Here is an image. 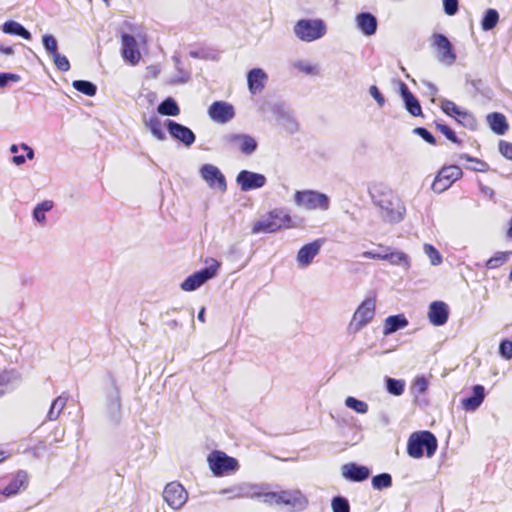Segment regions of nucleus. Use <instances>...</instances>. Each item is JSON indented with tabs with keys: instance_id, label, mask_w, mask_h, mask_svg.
I'll use <instances>...</instances> for the list:
<instances>
[{
	"instance_id": "9d476101",
	"label": "nucleus",
	"mask_w": 512,
	"mask_h": 512,
	"mask_svg": "<svg viewBox=\"0 0 512 512\" xmlns=\"http://www.w3.org/2000/svg\"><path fill=\"white\" fill-rule=\"evenodd\" d=\"M201 178L211 189H217L220 192L227 190V181L221 170L213 164H203L199 169Z\"/></svg>"
},
{
	"instance_id": "0e129e2a",
	"label": "nucleus",
	"mask_w": 512,
	"mask_h": 512,
	"mask_svg": "<svg viewBox=\"0 0 512 512\" xmlns=\"http://www.w3.org/2000/svg\"><path fill=\"white\" fill-rule=\"evenodd\" d=\"M36 207L46 214L53 209L54 203L52 200H44L38 203Z\"/></svg>"
},
{
	"instance_id": "3c124183",
	"label": "nucleus",
	"mask_w": 512,
	"mask_h": 512,
	"mask_svg": "<svg viewBox=\"0 0 512 512\" xmlns=\"http://www.w3.org/2000/svg\"><path fill=\"white\" fill-rule=\"evenodd\" d=\"M52 58L58 70L66 72L70 69V62L65 55H62L58 52L54 54Z\"/></svg>"
},
{
	"instance_id": "c03bdc74",
	"label": "nucleus",
	"mask_w": 512,
	"mask_h": 512,
	"mask_svg": "<svg viewBox=\"0 0 512 512\" xmlns=\"http://www.w3.org/2000/svg\"><path fill=\"white\" fill-rule=\"evenodd\" d=\"M345 404L347 407L360 414H365L368 411V405L366 402L358 400L352 396L346 398Z\"/></svg>"
},
{
	"instance_id": "f257e3e1",
	"label": "nucleus",
	"mask_w": 512,
	"mask_h": 512,
	"mask_svg": "<svg viewBox=\"0 0 512 512\" xmlns=\"http://www.w3.org/2000/svg\"><path fill=\"white\" fill-rule=\"evenodd\" d=\"M373 204L379 209L383 222L397 224L403 221L406 208L401 199L392 190L383 185H374L369 189Z\"/></svg>"
},
{
	"instance_id": "338daca9",
	"label": "nucleus",
	"mask_w": 512,
	"mask_h": 512,
	"mask_svg": "<svg viewBox=\"0 0 512 512\" xmlns=\"http://www.w3.org/2000/svg\"><path fill=\"white\" fill-rule=\"evenodd\" d=\"M0 53L5 55H13L14 49L12 46L0 45Z\"/></svg>"
},
{
	"instance_id": "37998d69",
	"label": "nucleus",
	"mask_w": 512,
	"mask_h": 512,
	"mask_svg": "<svg viewBox=\"0 0 512 512\" xmlns=\"http://www.w3.org/2000/svg\"><path fill=\"white\" fill-rule=\"evenodd\" d=\"M294 68H296L298 71L306 74V75H317L319 72V69L316 65L304 61V60H298L293 64Z\"/></svg>"
},
{
	"instance_id": "cd10ccee",
	"label": "nucleus",
	"mask_w": 512,
	"mask_h": 512,
	"mask_svg": "<svg viewBox=\"0 0 512 512\" xmlns=\"http://www.w3.org/2000/svg\"><path fill=\"white\" fill-rule=\"evenodd\" d=\"M449 307L443 301H433L429 305L428 320H448Z\"/></svg>"
},
{
	"instance_id": "f704fd0d",
	"label": "nucleus",
	"mask_w": 512,
	"mask_h": 512,
	"mask_svg": "<svg viewBox=\"0 0 512 512\" xmlns=\"http://www.w3.org/2000/svg\"><path fill=\"white\" fill-rule=\"evenodd\" d=\"M512 255V251H499L496 252L491 258H489L486 263L485 267L489 270L499 268L504 263H506L509 259V257Z\"/></svg>"
},
{
	"instance_id": "680f3d73",
	"label": "nucleus",
	"mask_w": 512,
	"mask_h": 512,
	"mask_svg": "<svg viewBox=\"0 0 512 512\" xmlns=\"http://www.w3.org/2000/svg\"><path fill=\"white\" fill-rule=\"evenodd\" d=\"M32 217L37 223L41 225H44L46 223V214L42 212L40 209H38L36 206L32 210Z\"/></svg>"
},
{
	"instance_id": "a878e982",
	"label": "nucleus",
	"mask_w": 512,
	"mask_h": 512,
	"mask_svg": "<svg viewBox=\"0 0 512 512\" xmlns=\"http://www.w3.org/2000/svg\"><path fill=\"white\" fill-rule=\"evenodd\" d=\"M386 260L391 265H396L402 267L405 271H408L411 267L410 257L399 250H391V248L386 247Z\"/></svg>"
},
{
	"instance_id": "49530a36",
	"label": "nucleus",
	"mask_w": 512,
	"mask_h": 512,
	"mask_svg": "<svg viewBox=\"0 0 512 512\" xmlns=\"http://www.w3.org/2000/svg\"><path fill=\"white\" fill-rule=\"evenodd\" d=\"M333 512H350V505L346 498L336 496L331 502Z\"/></svg>"
},
{
	"instance_id": "603ef678",
	"label": "nucleus",
	"mask_w": 512,
	"mask_h": 512,
	"mask_svg": "<svg viewBox=\"0 0 512 512\" xmlns=\"http://www.w3.org/2000/svg\"><path fill=\"white\" fill-rule=\"evenodd\" d=\"M413 133L421 137L428 144L436 145V138L427 128L416 127L413 129Z\"/></svg>"
},
{
	"instance_id": "58836bf2",
	"label": "nucleus",
	"mask_w": 512,
	"mask_h": 512,
	"mask_svg": "<svg viewBox=\"0 0 512 512\" xmlns=\"http://www.w3.org/2000/svg\"><path fill=\"white\" fill-rule=\"evenodd\" d=\"M372 486L374 489L382 490L392 486V477L388 473H382L372 478Z\"/></svg>"
},
{
	"instance_id": "9b49d317",
	"label": "nucleus",
	"mask_w": 512,
	"mask_h": 512,
	"mask_svg": "<svg viewBox=\"0 0 512 512\" xmlns=\"http://www.w3.org/2000/svg\"><path fill=\"white\" fill-rule=\"evenodd\" d=\"M235 181L242 192H249L264 187L267 178L264 174L243 169L237 174Z\"/></svg>"
},
{
	"instance_id": "5701e85b",
	"label": "nucleus",
	"mask_w": 512,
	"mask_h": 512,
	"mask_svg": "<svg viewBox=\"0 0 512 512\" xmlns=\"http://www.w3.org/2000/svg\"><path fill=\"white\" fill-rule=\"evenodd\" d=\"M1 31L4 34L19 36L25 40H31L32 34L21 23L15 20H7L1 25Z\"/></svg>"
},
{
	"instance_id": "412c9836",
	"label": "nucleus",
	"mask_w": 512,
	"mask_h": 512,
	"mask_svg": "<svg viewBox=\"0 0 512 512\" xmlns=\"http://www.w3.org/2000/svg\"><path fill=\"white\" fill-rule=\"evenodd\" d=\"M357 29L365 36H373L377 32L378 20L371 12H360L355 17Z\"/></svg>"
},
{
	"instance_id": "393cba45",
	"label": "nucleus",
	"mask_w": 512,
	"mask_h": 512,
	"mask_svg": "<svg viewBox=\"0 0 512 512\" xmlns=\"http://www.w3.org/2000/svg\"><path fill=\"white\" fill-rule=\"evenodd\" d=\"M490 129L497 135H504L509 128L506 117L499 112H492L486 117Z\"/></svg>"
},
{
	"instance_id": "bf43d9fd",
	"label": "nucleus",
	"mask_w": 512,
	"mask_h": 512,
	"mask_svg": "<svg viewBox=\"0 0 512 512\" xmlns=\"http://www.w3.org/2000/svg\"><path fill=\"white\" fill-rule=\"evenodd\" d=\"M369 94L377 102L379 107H383L385 105V97L376 85L370 86Z\"/></svg>"
},
{
	"instance_id": "0eeeda50",
	"label": "nucleus",
	"mask_w": 512,
	"mask_h": 512,
	"mask_svg": "<svg viewBox=\"0 0 512 512\" xmlns=\"http://www.w3.org/2000/svg\"><path fill=\"white\" fill-rule=\"evenodd\" d=\"M221 141L227 149L245 156L253 155L258 149L256 138L247 133H227L222 136Z\"/></svg>"
},
{
	"instance_id": "e433bc0d",
	"label": "nucleus",
	"mask_w": 512,
	"mask_h": 512,
	"mask_svg": "<svg viewBox=\"0 0 512 512\" xmlns=\"http://www.w3.org/2000/svg\"><path fill=\"white\" fill-rule=\"evenodd\" d=\"M20 147L23 151H25L26 155H13L11 161L16 166H22L26 160H33L35 157V152L32 147H30L26 143H21Z\"/></svg>"
},
{
	"instance_id": "473e14b6",
	"label": "nucleus",
	"mask_w": 512,
	"mask_h": 512,
	"mask_svg": "<svg viewBox=\"0 0 512 512\" xmlns=\"http://www.w3.org/2000/svg\"><path fill=\"white\" fill-rule=\"evenodd\" d=\"M68 397L67 396H58L51 404V407L48 411L47 418L49 421H55L59 418L61 412L66 406Z\"/></svg>"
},
{
	"instance_id": "a211bd4d",
	"label": "nucleus",
	"mask_w": 512,
	"mask_h": 512,
	"mask_svg": "<svg viewBox=\"0 0 512 512\" xmlns=\"http://www.w3.org/2000/svg\"><path fill=\"white\" fill-rule=\"evenodd\" d=\"M121 42V53L123 59L131 65L137 64L141 58V54L138 49L136 38L132 34L123 33L121 36Z\"/></svg>"
},
{
	"instance_id": "a19ab883",
	"label": "nucleus",
	"mask_w": 512,
	"mask_h": 512,
	"mask_svg": "<svg viewBox=\"0 0 512 512\" xmlns=\"http://www.w3.org/2000/svg\"><path fill=\"white\" fill-rule=\"evenodd\" d=\"M386 384L388 392L395 396L402 395L405 390V382L403 380L388 378Z\"/></svg>"
},
{
	"instance_id": "8fccbe9b",
	"label": "nucleus",
	"mask_w": 512,
	"mask_h": 512,
	"mask_svg": "<svg viewBox=\"0 0 512 512\" xmlns=\"http://www.w3.org/2000/svg\"><path fill=\"white\" fill-rule=\"evenodd\" d=\"M460 159L466 160L468 162H475L477 166L473 168L474 171L486 172L489 170V165L485 161L472 157L468 154H461Z\"/></svg>"
},
{
	"instance_id": "09e8293b",
	"label": "nucleus",
	"mask_w": 512,
	"mask_h": 512,
	"mask_svg": "<svg viewBox=\"0 0 512 512\" xmlns=\"http://www.w3.org/2000/svg\"><path fill=\"white\" fill-rule=\"evenodd\" d=\"M441 109L442 111L450 116V117H455L458 112L461 110V108L459 106H457L453 101L451 100H448V99H444L442 100L441 102Z\"/></svg>"
},
{
	"instance_id": "6e6d98bb",
	"label": "nucleus",
	"mask_w": 512,
	"mask_h": 512,
	"mask_svg": "<svg viewBox=\"0 0 512 512\" xmlns=\"http://www.w3.org/2000/svg\"><path fill=\"white\" fill-rule=\"evenodd\" d=\"M20 76L10 72H0V87L7 86L10 82L20 81Z\"/></svg>"
},
{
	"instance_id": "13d9d810",
	"label": "nucleus",
	"mask_w": 512,
	"mask_h": 512,
	"mask_svg": "<svg viewBox=\"0 0 512 512\" xmlns=\"http://www.w3.org/2000/svg\"><path fill=\"white\" fill-rule=\"evenodd\" d=\"M500 154L508 160L512 161V143L500 140L498 144Z\"/></svg>"
},
{
	"instance_id": "dca6fc26",
	"label": "nucleus",
	"mask_w": 512,
	"mask_h": 512,
	"mask_svg": "<svg viewBox=\"0 0 512 512\" xmlns=\"http://www.w3.org/2000/svg\"><path fill=\"white\" fill-rule=\"evenodd\" d=\"M208 115L214 122L225 124L235 117V109L228 102L214 101L208 108Z\"/></svg>"
},
{
	"instance_id": "de8ad7c7",
	"label": "nucleus",
	"mask_w": 512,
	"mask_h": 512,
	"mask_svg": "<svg viewBox=\"0 0 512 512\" xmlns=\"http://www.w3.org/2000/svg\"><path fill=\"white\" fill-rule=\"evenodd\" d=\"M167 316L169 317H178V318H183V319H191V320H194V310L189 308V307H185V308H181V309H172L170 311H167Z\"/></svg>"
},
{
	"instance_id": "2f4dec72",
	"label": "nucleus",
	"mask_w": 512,
	"mask_h": 512,
	"mask_svg": "<svg viewBox=\"0 0 512 512\" xmlns=\"http://www.w3.org/2000/svg\"><path fill=\"white\" fill-rule=\"evenodd\" d=\"M499 22V13L496 9L489 8L484 12L481 20V28L483 31H490L496 27Z\"/></svg>"
},
{
	"instance_id": "864d4df0",
	"label": "nucleus",
	"mask_w": 512,
	"mask_h": 512,
	"mask_svg": "<svg viewBox=\"0 0 512 512\" xmlns=\"http://www.w3.org/2000/svg\"><path fill=\"white\" fill-rule=\"evenodd\" d=\"M21 485L22 481L15 478L3 488L1 493L7 497L16 495L20 491Z\"/></svg>"
},
{
	"instance_id": "f03ea898",
	"label": "nucleus",
	"mask_w": 512,
	"mask_h": 512,
	"mask_svg": "<svg viewBox=\"0 0 512 512\" xmlns=\"http://www.w3.org/2000/svg\"><path fill=\"white\" fill-rule=\"evenodd\" d=\"M437 448V438L430 431H416L408 438L407 453L412 458L419 459L424 455L431 458L436 453Z\"/></svg>"
},
{
	"instance_id": "1a4fd4ad",
	"label": "nucleus",
	"mask_w": 512,
	"mask_h": 512,
	"mask_svg": "<svg viewBox=\"0 0 512 512\" xmlns=\"http://www.w3.org/2000/svg\"><path fill=\"white\" fill-rule=\"evenodd\" d=\"M463 175L461 168L457 165H449L442 167L433 183L432 190L437 193H442L447 190L451 185L460 179Z\"/></svg>"
},
{
	"instance_id": "7c9ffc66",
	"label": "nucleus",
	"mask_w": 512,
	"mask_h": 512,
	"mask_svg": "<svg viewBox=\"0 0 512 512\" xmlns=\"http://www.w3.org/2000/svg\"><path fill=\"white\" fill-rule=\"evenodd\" d=\"M17 374L14 370H3L0 372V397L12 389Z\"/></svg>"
},
{
	"instance_id": "7ed1b4c3",
	"label": "nucleus",
	"mask_w": 512,
	"mask_h": 512,
	"mask_svg": "<svg viewBox=\"0 0 512 512\" xmlns=\"http://www.w3.org/2000/svg\"><path fill=\"white\" fill-rule=\"evenodd\" d=\"M292 227V218L285 208H275L262 216L252 226V233H274Z\"/></svg>"
},
{
	"instance_id": "423d86ee",
	"label": "nucleus",
	"mask_w": 512,
	"mask_h": 512,
	"mask_svg": "<svg viewBox=\"0 0 512 512\" xmlns=\"http://www.w3.org/2000/svg\"><path fill=\"white\" fill-rule=\"evenodd\" d=\"M327 31L325 22L322 19H300L294 27L295 36L303 42H312L322 38Z\"/></svg>"
},
{
	"instance_id": "ddd939ff",
	"label": "nucleus",
	"mask_w": 512,
	"mask_h": 512,
	"mask_svg": "<svg viewBox=\"0 0 512 512\" xmlns=\"http://www.w3.org/2000/svg\"><path fill=\"white\" fill-rule=\"evenodd\" d=\"M265 501L270 504L286 505L291 507L302 506L305 502L304 496L298 490L296 491H277L265 494Z\"/></svg>"
},
{
	"instance_id": "774afa93",
	"label": "nucleus",
	"mask_w": 512,
	"mask_h": 512,
	"mask_svg": "<svg viewBox=\"0 0 512 512\" xmlns=\"http://www.w3.org/2000/svg\"><path fill=\"white\" fill-rule=\"evenodd\" d=\"M298 129V124L297 122L294 120V119H289L288 120V130L293 133L295 131H297Z\"/></svg>"
},
{
	"instance_id": "4d7b16f0",
	"label": "nucleus",
	"mask_w": 512,
	"mask_h": 512,
	"mask_svg": "<svg viewBox=\"0 0 512 512\" xmlns=\"http://www.w3.org/2000/svg\"><path fill=\"white\" fill-rule=\"evenodd\" d=\"M443 9L445 14L449 16L455 15L459 9L458 0H443Z\"/></svg>"
},
{
	"instance_id": "2eb2a0df",
	"label": "nucleus",
	"mask_w": 512,
	"mask_h": 512,
	"mask_svg": "<svg viewBox=\"0 0 512 512\" xmlns=\"http://www.w3.org/2000/svg\"><path fill=\"white\" fill-rule=\"evenodd\" d=\"M433 45L436 48L437 59L446 65H452L456 60V54L452 43L441 33L433 35Z\"/></svg>"
},
{
	"instance_id": "bb28decb",
	"label": "nucleus",
	"mask_w": 512,
	"mask_h": 512,
	"mask_svg": "<svg viewBox=\"0 0 512 512\" xmlns=\"http://www.w3.org/2000/svg\"><path fill=\"white\" fill-rule=\"evenodd\" d=\"M375 299H365L355 311L352 320H373L375 315Z\"/></svg>"
},
{
	"instance_id": "052dcab7",
	"label": "nucleus",
	"mask_w": 512,
	"mask_h": 512,
	"mask_svg": "<svg viewBox=\"0 0 512 512\" xmlns=\"http://www.w3.org/2000/svg\"><path fill=\"white\" fill-rule=\"evenodd\" d=\"M408 322H386L383 333L384 335H389L391 333L396 332L399 329L404 328Z\"/></svg>"
},
{
	"instance_id": "e2e57ef3",
	"label": "nucleus",
	"mask_w": 512,
	"mask_h": 512,
	"mask_svg": "<svg viewBox=\"0 0 512 512\" xmlns=\"http://www.w3.org/2000/svg\"><path fill=\"white\" fill-rule=\"evenodd\" d=\"M362 257L366 259L386 260V252L377 253L374 251H365L362 253Z\"/></svg>"
},
{
	"instance_id": "4c0bfd02",
	"label": "nucleus",
	"mask_w": 512,
	"mask_h": 512,
	"mask_svg": "<svg viewBox=\"0 0 512 512\" xmlns=\"http://www.w3.org/2000/svg\"><path fill=\"white\" fill-rule=\"evenodd\" d=\"M435 126L449 141L454 144L461 145L462 141L458 138L455 131L443 122L436 121Z\"/></svg>"
},
{
	"instance_id": "4468645a",
	"label": "nucleus",
	"mask_w": 512,
	"mask_h": 512,
	"mask_svg": "<svg viewBox=\"0 0 512 512\" xmlns=\"http://www.w3.org/2000/svg\"><path fill=\"white\" fill-rule=\"evenodd\" d=\"M165 502L173 509H180L187 501L188 494L179 482L168 483L163 490Z\"/></svg>"
},
{
	"instance_id": "5fc2aeb1",
	"label": "nucleus",
	"mask_w": 512,
	"mask_h": 512,
	"mask_svg": "<svg viewBox=\"0 0 512 512\" xmlns=\"http://www.w3.org/2000/svg\"><path fill=\"white\" fill-rule=\"evenodd\" d=\"M499 353L503 358L507 360L512 359V340H502L499 345Z\"/></svg>"
},
{
	"instance_id": "c756f323",
	"label": "nucleus",
	"mask_w": 512,
	"mask_h": 512,
	"mask_svg": "<svg viewBox=\"0 0 512 512\" xmlns=\"http://www.w3.org/2000/svg\"><path fill=\"white\" fill-rule=\"evenodd\" d=\"M145 127L151 132V134L159 141L166 139L165 132L162 129V123L156 116H151L148 119H144Z\"/></svg>"
},
{
	"instance_id": "6ab92c4d",
	"label": "nucleus",
	"mask_w": 512,
	"mask_h": 512,
	"mask_svg": "<svg viewBox=\"0 0 512 512\" xmlns=\"http://www.w3.org/2000/svg\"><path fill=\"white\" fill-rule=\"evenodd\" d=\"M323 240L317 239L303 245L296 256L297 263L300 267H308L313 259L319 254Z\"/></svg>"
},
{
	"instance_id": "72a5a7b5",
	"label": "nucleus",
	"mask_w": 512,
	"mask_h": 512,
	"mask_svg": "<svg viewBox=\"0 0 512 512\" xmlns=\"http://www.w3.org/2000/svg\"><path fill=\"white\" fill-rule=\"evenodd\" d=\"M72 87L76 91H78L86 96H89V97H93L97 93L96 84H94L93 82L88 81V80H74L72 82Z\"/></svg>"
},
{
	"instance_id": "79ce46f5",
	"label": "nucleus",
	"mask_w": 512,
	"mask_h": 512,
	"mask_svg": "<svg viewBox=\"0 0 512 512\" xmlns=\"http://www.w3.org/2000/svg\"><path fill=\"white\" fill-rule=\"evenodd\" d=\"M424 253L430 259V263L433 266L440 265L442 263V256L440 252L432 245V244H424L423 246Z\"/></svg>"
},
{
	"instance_id": "c85d7f7f",
	"label": "nucleus",
	"mask_w": 512,
	"mask_h": 512,
	"mask_svg": "<svg viewBox=\"0 0 512 512\" xmlns=\"http://www.w3.org/2000/svg\"><path fill=\"white\" fill-rule=\"evenodd\" d=\"M157 112L162 116H178L180 107L173 97H167L159 103Z\"/></svg>"
},
{
	"instance_id": "6e6552de",
	"label": "nucleus",
	"mask_w": 512,
	"mask_h": 512,
	"mask_svg": "<svg viewBox=\"0 0 512 512\" xmlns=\"http://www.w3.org/2000/svg\"><path fill=\"white\" fill-rule=\"evenodd\" d=\"M207 461L215 476L228 475L230 473H234L239 468L237 459L218 450L211 452L208 455Z\"/></svg>"
},
{
	"instance_id": "f8f14e48",
	"label": "nucleus",
	"mask_w": 512,
	"mask_h": 512,
	"mask_svg": "<svg viewBox=\"0 0 512 512\" xmlns=\"http://www.w3.org/2000/svg\"><path fill=\"white\" fill-rule=\"evenodd\" d=\"M164 126L173 140L180 142L186 147H190L195 143L196 135L189 127L171 119H167L164 122Z\"/></svg>"
},
{
	"instance_id": "aec40b11",
	"label": "nucleus",
	"mask_w": 512,
	"mask_h": 512,
	"mask_svg": "<svg viewBox=\"0 0 512 512\" xmlns=\"http://www.w3.org/2000/svg\"><path fill=\"white\" fill-rule=\"evenodd\" d=\"M246 78L249 92L257 95L265 88L268 75L262 68H252L247 72Z\"/></svg>"
},
{
	"instance_id": "ea45409f",
	"label": "nucleus",
	"mask_w": 512,
	"mask_h": 512,
	"mask_svg": "<svg viewBox=\"0 0 512 512\" xmlns=\"http://www.w3.org/2000/svg\"><path fill=\"white\" fill-rule=\"evenodd\" d=\"M42 45L50 56L58 53V42L52 34H44L42 36Z\"/></svg>"
},
{
	"instance_id": "a18cd8bd",
	"label": "nucleus",
	"mask_w": 512,
	"mask_h": 512,
	"mask_svg": "<svg viewBox=\"0 0 512 512\" xmlns=\"http://www.w3.org/2000/svg\"><path fill=\"white\" fill-rule=\"evenodd\" d=\"M173 61L175 62V67L177 71L181 74V76L172 80L173 84H184L187 83L190 79V74L184 71L181 67L180 57L177 55L173 56Z\"/></svg>"
},
{
	"instance_id": "4be33fe9",
	"label": "nucleus",
	"mask_w": 512,
	"mask_h": 512,
	"mask_svg": "<svg viewBox=\"0 0 512 512\" xmlns=\"http://www.w3.org/2000/svg\"><path fill=\"white\" fill-rule=\"evenodd\" d=\"M342 475L345 479L353 482H362L370 475V470L366 466L355 463H347L342 466Z\"/></svg>"
},
{
	"instance_id": "b1692460",
	"label": "nucleus",
	"mask_w": 512,
	"mask_h": 512,
	"mask_svg": "<svg viewBox=\"0 0 512 512\" xmlns=\"http://www.w3.org/2000/svg\"><path fill=\"white\" fill-rule=\"evenodd\" d=\"M473 395L462 400V407L466 411H475L485 398V389L482 385L473 387Z\"/></svg>"
},
{
	"instance_id": "f3484780",
	"label": "nucleus",
	"mask_w": 512,
	"mask_h": 512,
	"mask_svg": "<svg viewBox=\"0 0 512 512\" xmlns=\"http://www.w3.org/2000/svg\"><path fill=\"white\" fill-rule=\"evenodd\" d=\"M399 95L405 110L413 117L423 116L422 107L418 98L410 91L406 83L400 81Z\"/></svg>"
},
{
	"instance_id": "69168bd1",
	"label": "nucleus",
	"mask_w": 512,
	"mask_h": 512,
	"mask_svg": "<svg viewBox=\"0 0 512 512\" xmlns=\"http://www.w3.org/2000/svg\"><path fill=\"white\" fill-rule=\"evenodd\" d=\"M190 57L195 59H209V55L204 50H191L189 52Z\"/></svg>"
},
{
	"instance_id": "20e7f679",
	"label": "nucleus",
	"mask_w": 512,
	"mask_h": 512,
	"mask_svg": "<svg viewBox=\"0 0 512 512\" xmlns=\"http://www.w3.org/2000/svg\"><path fill=\"white\" fill-rule=\"evenodd\" d=\"M205 263L207 264L206 267L195 271L185 278V280L180 284L182 290L187 292L195 291L217 276L221 263L214 258L206 259Z\"/></svg>"
},
{
	"instance_id": "39448f33",
	"label": "nucleus",
	"mask_w": 512,
	"mask_h": 512,
	"mask_svg": "<svg viewBox=\"0 0 512 512\" xmlns=\"http://www.w3.org/2000/svg\"><path fill=\"white\" fill-rule=\"evenodd\" d=\"M294 203L305 210L326 211L330 207V198L327 194L317 190H297L294 193Z\"/></svg>"
},
{
	"instance_id": "c9c22d12",
	"label": "nucleus",
	"mask_w": 512,
	"mask_h": 512,
	"mask_svg": "<svg viewBox=\"0 0 512 512\" xmlns=\"http://www.w3.org/2000/svg\"><path fill=\"white\" fill-rule=\"evenodd\" d=\"M454 118L459 124L470 130H474L477 126L475 117L467 110L461 109Z\"/></svg>"
}]
</instances>
